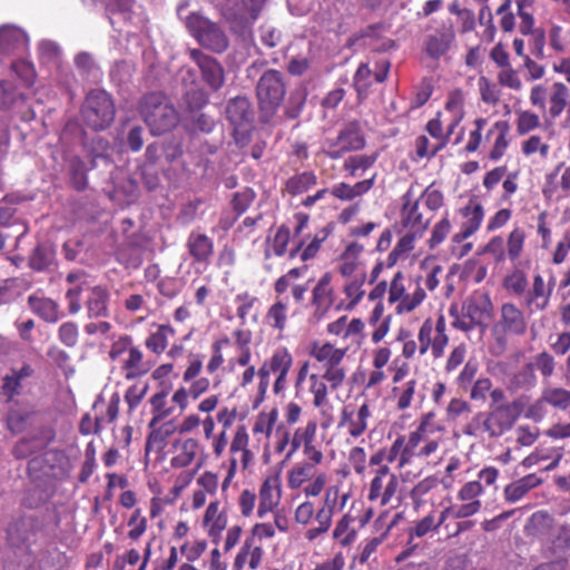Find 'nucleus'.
<instances>
[{
	"label": "nucleus",
	"instance_id": "1",
	"mask_svg": "<svg viewBox=\"0 0 570 570\" xmlns=\"http://www.w3.org/2000/svg\"><path fill=\"white\" fill-rule=\"evenodd\" d=\"M449 314L453 318L452 326L462 332H471L475 327H487V321L493 316V304L488 293L475 292L462 304L461 309L451 305Z\"/></svg>",
	"mask_w": 570,
	"mask_h": 570
},
{
	"label": "nucleus",
	"instance_id": "2",
	"mask_svg": "<svg viewBox=\"0 0 570 570\" xmlns=\"http://www.w3.org/2000/svg\"><path fill=\"white\" fill-rule=\"evenodd\" d=\"M139 110L153 135L165 134L178 124V114L175 107L161 92H150L144 96L139 104Z\"/></svg>",
	"mask_w": 570,
	"mask_h": 570
},
{
	"label": "nucleus",
	"instance_id": "3",
	"mask_svg": "<svg viewBox=\"0 0 570 570\" xmlns=\"http://www.w3.org/2000/svg\"><path fill=\"white\" fill-rule=\"evenodd\" d=\"M286 94V83L281 71L268 69L256 86L259 117L263 122H269L276 115Z\"/></svg>",
	"mask_w": 570,
	"mask_h": 570
},
{
	"label": "nucleus",
	"instance_id": "4",
	"mask_svg": "<svg viewBox=\"0 0 570 570\" xmlns=\"http://www.w3.org/2000/svg\"><path fill=\"white\" fill-rule=\"evenodd\" d=\"M86 293L85 306L88 317H106L108 316L109 292L106 287L97 285L90 286L87 282L71 286L66 292V299L68 302V312L71 315L77 314L81 309V295Z\"/></svg>",
	"mask_w": 570,
	"mask_h": 570
},
{
	"label": "nucleus",
	"instance_id": "5",
	"mask_svg": "<svg viewBox=\"0 0 570 570\" xmlns=\"http://www.w3.org/2000/svg\"><path fill=\"white\" fill-rule=\"evenodd\" d=\"M116 109L112 98L105 90H91L81 107L83 122L94 130L108 128L115 119Z\"/></svg>",
	"mask_w": 570,
	"mask_h": 570
},
{
	"label": "nucleus",
	"instance_id": "6",
	"mask_svg": "<svg viewBox=\"0 0 570 570\" xmlns=\"http://www.w3.org/2000/svg\"><path fill=\"white\" fill-rule=\"evenodd\" d=\"M265 0H229L224 8V17L233 32L246 37L259 16Z\"/></svg>",
	"mask_w": 570,
	"mask_h": 570
},
{
	"label": "nucleus",
	"instance_id": "7",
	"mask_svg": "<svg viewBox=\"0 0 570 570\" xmlns=\"http://www.w3.org/2000/svg\"><path fill=\"white\" fill-rule=\"evenodd\" d=\"M186 24L203 47L215 52H223L227 49L228 38L216 22L193 13L188 17Z\"/></svg>",
	"mask_w": 570,
	"mask_h": 570
},
{
	"label": "nucleus",
	"instance_id": "8",
	"mask_svg": "<svg viewBox=\"0 0 570 570\" xmlns=\"http://www.w3.org/2000/svg\"><path fill=\"white\" fill-rule=\"evenodd\" d=\"M399 489V478L391 472L389 465H381L374 471V476L370 482L367 499L371 502H379L385 507L395 498Z\"/></svg>",
	"mask_w": 570,
	"mask_h": 570
},
{
	"label": "nucleus",
	"instance_id": "9",
	"mask_svg": "<svg viewBox=\"0 0 570 570\" xmlns=\"http://www.w3.org/2000/svg\"><path fill=\"white\" fill-rule=\"evenodd\" d=\"M405 277L402 272L395 273L389 287V303H397L396 313H410L414 311L425 298L426 294L424 288L415 285L412 293H406Z\"/></svg>",
	"mask_w": 570,
	"mask_h": 570
},
{
	"label": "nucleus",
	"instance_id": "10",
	"mask_svg": "<svg viewBox=\"0 0 570 570\" xmlns=\"http://www.w3.org/2000/svg\"><path fill=\"white\" fill-rule=\"evenodd\" d=\"M371 416L372 410L367 402L357 407L353 404H346L341 409L337 429L356 440L367 430Z\"/></svg>",
	"mask_w": 570,
	"mask_h": 570
},
{
	"label": "nucleus",
	"instance_id": "11",
	"mask_svg": "<svg viewBox=\"0 0 570 570\" xmlns=\"http://www.w3.org/2000/svg\"><path fill=\"white\" fill-rule=\"evenodd\" d=\"M488 423V436L500 438L510 431L519 417L517 402L495 405L485 412Z\"/></svg>",
	"mask_w": 570,
	"mask_h": 570
},
{
	"label": "nucleus",
	"instance_id": "12",
	"mask_svg": "<svg viewBox=\"0 0 570 570\" xmlns=\"http://www.w3.org/2000/svg\"><path fill=\"white\" fill-rule=\"evenodd\" d=\"M327 145L326 155L332 159H338L347 151L362 149L365 146V139L360 124L357 121L348 122L335 139L328 140Z\"/></svg>",
	"mask_w": 570,
	"mask_h": 570
},
{
	"label": "nucleus",
	"instance_id": "13",
	"mask_svg": "<svg viewBox=\"0 0 570 570\" xmlns=\"http://www.w3.org/2000/svg\"><path fill=\"white\" fill-rule=\"evenodd\" d=\"M528 328V322L524 313L513 303H504L500 308V318L494 324L495 333L503 335L522 336Z\"/></svg>",
	"mask_w": 570,
	"mask_h": 570
},
{
	"label": "nucleus",
	"instance_id": "14",
	"mask_svg": "<svg viewBox=\"0 0 570 570\" xmlns=\"http://www.w3.org/2000/svg\"><path fill=\"white\" fill-rule=\"evenodd\" d=\"M190 58L198 66L203 80L213 90H218L225 82V73L222 65L213 57L205 55L199 49L190 50Z\"/></svg>",
	"mask_w": 570,
	"mask_h": 570
},
{
	"label": "nucleus",
	"instance_id": "15",
	"mask_svg": "<svg viewBox=\"0 0 570 570\" xmlns=\"http://www.w3.org/2000/svg\"><path fill=\"white\" fill-rule=\"evenodd\" d=\"M401 225L407 232L419 235H423L429 226V220H424L419 210V199L414 198L412 189L402 196Z\"/></svg>",
	"mask_w": 570,
	"mask_h": 570
},
{
	"label": "nucleus",
	"instance_id": "16",
	"mask_svg": "<svg viewBox=\"0 0 570 570\" xmlns=\"http://www.w3.org/2000/svg\"><path fill=\"white\" fill-rule=\"evenodd\" d=\"M460 214L463 220L460 225V230L451 238V243L453 244H461L471 237L480 228L484 217L482 205L473 202L462 207Z\"/></svg>",
	"mask_w": 570,
	"mask_h": 570
},
{
	"label": "nucleus",
	"instance_id": "17",
	"mask_svg": "<svg viewBox=\"0 0 570 570\" xmlns=\"http://www.w3.org/2000/svg\"><path fill=\"white\" fill-rule=\"evenodd\" d=\"M554 288V277L552 276L548 283L544 282L540 274L533 276L531 289L524 297V305L530 311H544L550 302Z\"/></svg>",
	"mask_w": 570,
	"mask_h": 570
},
{
	"label": "nucleus",
	"instance_id": "18",
	"mask_svg": "<svg viewBox=\"0 0 570 570\" xmlns=\"http://www.w3.org/2000/svg\"><path fill=\"white\" fill-rule=\"evenodd\" d=\"M428 422L422 421L420 425L407 435H397V442L401 450L400 470L413 463L419 458V446L424 441Z\"/></svg>",
	"mask_w": 570,
	"mask_h": 570
},
{
	"label": "nucleus",
	"instance_id": "19",
	"mask_svg": "<svg viewBox=\"0 0 570 570\" xmlns=\"http://www.w3.org/2000/svg\"><path fill=\"white\" fill-rule=\"evenodd\" d=\"M455 40V31L451 21L443 22L425 41V51L431 58L445 55Z\"/></svg>",
	"mask_w": 570,
	"mask_h": 570
},
{
	"label": "nucleus",
	"instance_id": "20",
	"mask_svg": "<svg viewBox=\"0 0 570 570\" xmlns=\"http://www.w3.org/2000/svg\"><path fill=\"white\" fill-rule=\"evenodd\" d=\"M281 481L278 476H268L259 488L257 517L263 519L273 512L281 501Z\"/></svg>",
	"mask_w": 570,
	"mask_h": 570
},
{
	"label": "nucleus",
	"instance_id": "21",
	"mask_svg": "<svg viewBox=\"0 0 570 570\" xmlns=\"http://www.w3.org/2000/svg\"><path fill=\"white\" fill-rule=\"evenodd\" d=\"M27 303L31 312L47 323L56 324L65 316L58 302L38 293L29 295Z\"/></svg>",
	"mask_w": 570,
	"mask_h": 570
},
{
	"label": "nucleus",
	"instance_id": "22",
	"mask_svg": "<svg viewBox=\"0 0 570 570\" xmlns=\"http://www.w3.org/2000/svg\"><path fill=\"white\" fill-rule=\"evenodd\" d=\"M28 43L29 39L23 30L14 26H2L0 28V60L26 50Z\"/></svg>",
	"mask_w": 570,
	"mask_h": 570
},
{
	"label": "nucleus",
	"instance_id": "23",
	"mask_svg": "<svg viewBox=\"0 0 570 570\" xmlns=\"http://www.w3.org/2000/svg\"><path fill=\"white\" fill-rule=\"evenodd\" d=\"M248 434L245 430V428H239L230 443V459H229V469H228V475L232 478L235 474V471L238 466V458H236V454H239V460L243 469H246L248 466L249 461L252 460V453L247 449L248 446Z\"/></svg>",
	"mask_w": 570,
	"mask_h": 570
},
{
	"label": "nucleus",
	"instance_id": "24",
	"mask_svg": "<svg viewBox=\"0 0 570 570\" xmlns=\"http://www.w3.org/2000/svg\"><path fill=\"white\" fill-rule=\"evenodd\" d=\"M186 247L194 262L207 264L214 254V242L206 234L193 230L186 240Z\"/></svg>",
	"mask_w": 570,
	"mask_h": 570
},
{
	"label": "nucleus",
	"instance_id": "25",
	"mask_svg": "<svg viewBox=\"0 0 570 570\" xmlns=\"http://www.w3.org/2000/svg\"><path fill=\"white\" fill-rule=\"evenodd\" d=\"M174 455L170 465L175 469L189 466L196 458L199 443L194 438L176 439L171 444Z\"/></svg>",
	"mask_w": 570,
	"mask_h": 570
},
{
	"label": "nucleus",
	"instance_id": "26",
	"mask_svg": "<svg viewBox=\"0 0 570 570\" xmlns=\"http://www.w3.org/2000/svg\"><path fill=\"white\" fill-rule=\"evenodd\" d=\"M153 365V362L144 357L142 351L138 346L134 345L127 353L121 368L125 372L126 380H135L147 374L151 370Z\"/></svg>",
	"mask_w": 570,
	"mask_h": 570
},
{
	"label": "nucleus",
	"instance_id": "27",
	"mask_svg": "<svg viewBox=\"0 0 570 570\" xmlns=\"http://www.w3.org/2000/svg\"><path fill=\"white\" fill-rule=\"evenodd\" d=\"M204 527L207 529L208 535L213 539L214 542H217L222 532L227 527V515L225 510L219 509L218 501H212L205 512Z\"/></svg>",
	"mask_w": 570,
	"mask_h": 570
},
{
	"label": "nucleus",
	"instance_id": "28",
	"mask_svg": "<svg viewBox=\"0 0 570 570\" xmlns=\"http://www.w3.org/2000/svg\"><path fill=\"white\" fill-rule=\"evenodd\" d=\"M134 0H107L106 11L109 22L115 30L121 31L120 22H130L135 14Z\"/></svg>",
	"mask_w": 570,
	"mask_h": 570
},
{
	"label": "nucleus",
	"instance_id": "29",
	"mask_svg": "<svg viewBox=\"0 0 570 570\" xmlns=\"http://www.w3.org/2000/svg\"><path fill=\"white\" fill-rule=\"evenodd\" d=\"M62 458L57 451H48L40 456H36L29 461L28 471L33 478L56 476L55 463Z\"/></svg>",
	"mask_w": 570,
	"mask_h": 570
},
{
	"label": "nucleus",
	"instance_id": "30",
	"mask_svg": "<svg viewBox=\"0 0 570 570\" xmlns=\"http://www.w3.org/2000/svg\"><path fill=\"white\" fill-rule=\"evenodd\" d=\"M542 479L537 474H528L514 482L509 483L503 491L505 501L515 503L520 501L530 490L539 487Z\"/></svg>",
	"mask_w": 570,
	"mask_h": 570
},
{
	"label": "nucleus",
	"instance_id": "31",
	"mask_svg": "<svg viewBox=\"0 0 570 570\" xmlns=\"http://www.w3.org/2000/svg\"><path fill=\"white\" fill-rule=\"evenodd\" d=\"M33 373L29 364H23L20 368H11V371L3 377L2 392L12 400L13 396L19 395L22 389V382L30 377Z\"/></svg>",
	"mask_w": 570,
	"mask_h": 570
},
{
	"label": "nucleus",
	"instance_id": "32",
	"mask_svg": "<svg viewBox=\"0 0 570 570\" xmlns=\"http://www.w3.org/2000/svg\"><path fill=\"white\" fill-rule=\"evenodd\" d=\"M509 125L507 121L499 120L493 124V126L487 132V139H490L491 136H495L493 147L489 154V157L492 160H499L505 153L509 141Z\"/></svg>",
	"mask_w": 570,
	"mask_h": 570
},
{
	"label": "nucleus",
	"instance_id": "33",
	"mask_svg": "<svg viewBox=\"0 0 570 570\" xmlns=\"http://www.w3.org/2000/svg\"><path fill=\"white\" fill-rule=\"evenodd\" d=\"M346 348H336L331 343L313 344L311 348V356L323 363L324 367L331 365H340L346 355Z\"/></svg>",
	"mask_w": 570,
	"mask_h": 570
},
{
	"label": "nucleus",
	"instance_id": "34",
	"mask_svg": "<svg viewBox=\"0 0 570 570\" xmlns=\"http://www.w3.org/2000/svg\"><path fill=\"white\" fill-rule=\"evenodd\" d=\"M226 115L235 126H242L252 119L250 102L246 97H235L226 106Z\"/></svg>",
	"mask_w": 570,
	"mask_h": 570
},
{
	"label": "nucleus",
	"instance_id": "35",
	"mask_svg": "<svg viewBox=\"0 0 570 570\" xmlns=\"http://www.w3.org/2000/svg\"><path fill=\"white\" fill-rule=\"evenodd\" d=\"M570 91L568 87L562 82H554L551 87L550 94L548 96L549 102V116L552 119H556L561 116V114L567 108L569 100Z\"/></svg>",
	"mask_w": 570,
	"mask_h": 570
},
{
	"label": "nucleus",
	"instance_id": "36",
	"mask_svg": "<svg viewBox=\"0 0 570 570\" xmlns=\"http://www.w3.org/2000/svg\"><path fill=\"white\" fill-rule=\"evenodd\" d=\"M332 275L331 273H325L318 279L316 286L313 289V304L316 306L317 311H322L323 313L327 311L333 304V288L331 287Z\"/></svg>",
	"mask_w": 570,
	"mask_h": 570
},
{
	"label": "nucleus",
	"instance_id": "37",
	"mask_svg": "<svg viewBox=\"0 0 570 570\" xmlns=\"http://www.w3.org/2000/svg\"><path fill=\"white\" fill-rule=\"evenodd\" d=\"M417 233L406 232L386 257V268H392L401 259H406L414 249L415 240L421 237Z\"/></svg>",
	"mask_w": 570,
	"mask_h": 570
},
{
	"label": "nucleus",
	"instance_id": "38",
	"mask_svg": "<svg viewBox=\"0 0 570 570\" xmlns=\"http://www.w3.org/2000/svg\"><path fill=\"white\" fill-rule=\"evenodd\" d=\"M56 253L52 245L38 244L29 256V267L36 272L47 271L55 263Z\"/></svg>",
	"mask_w": 570,
	"mask_h": 570
},
{
	"label": "nucleus",
	"instance_id": "39",
	"mask_svg": "<svg viewBox=\"0 0 570 570\" xmlns=\"http://www.w3.org/2000/svg\"><path fill=\"white\" fill-rule=\"evenodd\" d=\"M73 63L79 76L85 80L97 81L101 76L92 55L87 51L78 52L75 56Z\"/></svg>",
	"mask_w": 570,
	"mask_h": 570
},
{
	"label": "nucleus",
	"instance_id": "40",
	"mask_svg": "<svg viewBox=\"0 0 570 570\" xmlns=\"http://www.w3.org/2000/svg\"><path fill=\"white\" fill-rule=\"evenodd\" d=\"M318 473L312 463H297L287 472V485L292 490L302 488Z\"/></svg>",
	"mask_w": 570,
	"mask_h": 570
},
{
	"label": "nucleus",
	"instance_id": "41",
	"mask_svg": "<svg viewBox=\"0 0 570 570\" xmlns=\"http://www.w3.org/2000/svg\"><path fill=\"white\" fill-rule=\"evenodd\" d=\"M317 424L314 421H308L304 428H298L295 430L292 440H291V449L286 454V459H289L301 446L303 449L309 445L316 434Z\"/></svg>",
	"mask_w": 570,
	"mask_h": 570
},
{
	"label": "nucleus",
	"instance_id": "42",
	"mask_svg": "<svg viewBox=\"0 0 570 570\" xmlns=\"http://www.w3.org/2000/svg\"><path fill=\"white\" fill-rule=\"evenodd\" d=\"M37 411L31 407L14 409L8 413V428L13 433H21L32 422Z\"/></svg>",
	"mask_w": 570,
	"mask_h": 570
},
{
	"label": "nucleus",
	"instance_id": "43",
	"mask_svg": "<svg viewBox=\"0 0 570 570\" xmlns=\"http://www.w3.org/2000/svg\"><path fill=\"white\" fill-rule=\"evenodd\" d=\"M287 303L284 299H277L272 304L265 316L267 325L282 333L287 323Z\"/></svg>",
	"mask_w": 570,
	"mask_h": 570
},
{
	"label": "nucleus",
	"instance_id": "44",
	"mask_svg": "<svg viewBox=\"0 0 570 570\" xmlns=\"http://www.w3.org/2000/svg\"><path fill=\"white\" fill-rule=\"evenodd\" d=\"M293 365V356L287 348L281 347L274 351L272 356L266 360L262 366H264L269 373H281L291 371Z\"/></svg>",
	"mask_w": 570,
	"mask_h": 570
},
{
	"label": "nucleus",
	"instance_id": "45",
	"mask_svg": "<svg viewBox=\"0 0 570 570\" xmlns=\"http://www.w3.org/2000/svg\"><path fill=\"white\" fill-rule=\"evenodd\" d=\"M317 184V177L313 171L296 174L286 180V190L291 195H299Z\"/></svg>",
	"mask_w": 570,
	"mask_h": 570
},
{
	"label": "nucleus",
	"instance_id": "46",
	"mask_svg": "<svg viewBox=\"0 0 570 570\" xmlns=\"http://www.w3.org/2000/svg\"><path fill=\"white\" fill-rule=\"evenodd\" d=\"M174 334L175 331L170 325H159L157 331L146 338V347L156 354H161L168 345L169 337Z\"/></svg>",
	"mask_w": 570,
	"mask_h": 570
},
{
	"label": "nucleus",
	"instance_id": "47",
	"mask_svg": "<svg viewBox=\"0 0 570 570\" xmlns=\"http://www.w3.org/2000/svg\"><path fill=\"white\" fill-rule=\"evenodd\" d=\"M376 158L377 154L351 156L344 161L343 168L348 171L352 177H360L362 173L374 165Z\"/></svg>",
	"mask_w": 570,
	"mask_h": 570
},
{
	"label": "nucleus",
	"instance_id": "48",
	"mask_svg": "<svg viewBox=\"0 0 570 570\" xmlns=\"http://www.w3.org/2000/svg\"><path fill=\"white\" fill-rule=\"evenodd\" d=\"M543 400L558 410L570 407V391L562 387L548 386L542 390Z\"/></svg>",
	"mask_w": 570,
	"mask_h": 570
},
{
	"label": "nucleus",
	"instance_id": "49",
	"mask_svg": "<svg viewBox=\"0 0 570 570\" xmlns=\"http://www.w3.org/2000/svg\"><path fill=\"white\" fill-rule=\"evenodd\" d=\"M291 238L289 228L282 225L275 233L272 239H267L268 247L265 249V257H269L273 253L276 256H283L286 253L287 245Z\"/></svg>",
	"mask_w": 570,
	"mask_h": 570
},
{
	"label": "nucleus",
	"instance_id": "50",
	"mask_svg": "<svg viewBox=\"0 0 570 570\" xmlns=\"http://www.w3.org/2000/svg\"><path fill=\"white\" fill-rule=\"evenodd\" d=\"M326 237H327V233L325 230L317 233L314 236V238L311 240V243L303 249H302L303 242H299V244L289 252V256L292 258H294L302 250V253H301L302 261L305 262V261H308V259L315 257V255L317 254V252L321 248L322 243L326 239Z\"/></svg>",
	"mask_w": 570,
	"mask_h": 570
},
{
	"label": "nucleus",
	"instance_id": "51",
	"mask_svg": "<svg viewBox=\"0 0 570 570\" xmlns=\"http://www.w3.org/2000/svg\"><path fill=\"white\" fill-rule=\"evenodd\" d=\"M348 495L346 493L342 495L340 494V489L337 487H330L325 491L321 508L334 514L345 507Z\"/></svg>",
	"mask_w": 570,
	"mask_h": 570
},
{
	"label": "nucleus",
	"instance_id": "52",
	"mask_svg": "<svg viewBox=\"0 0 570 570\" xmlns=\"http://www.w3.org/2000/svg\"><path fill=\"white\" fill-rule=\"evenodd\" d=\"M353 518L348 514L342 517L333 531L334 539L338 540L344 547L350 546L356 537V532L350 528Z\"/></svg>",
	"mask_w": 570,
	"mask_h": 570
},
{
	"label": "nucleus",
	"instance_id": "53",
	"mask_svg": "<svg viewBox=\"0 0 570 570\" xmlns=\"http://www.w3.org/2000/svg\"><path fill=\"white\" fill-rule=\"evenodd\" d=\"M525 240V233L522 228L515 227L508 236L505 247L508 258L515 261L520 257Z\"/></svg>",
	"mask_w": 570,
	"mask_h": 570
},
{
	"label": "nucleus",
	"instance_id": "54",
	"mask_svg": "<svg viewBox=\"0 0 570 570\" xmlns=\"http://www.w3.org/2000/svg\"><path fill=\"white\" fill-rule=\"evenodd\" d=\"M236 315L242 325L247 323V316L254 306L258 303V298L248 292L239 293L235 296Z\"/></svg>",
	"mask_w": 570,
	"mask_h": 570
},
{
	"label": "nucleus",
	"instance_id": "55",
	"mask_svg": "<svg viewBox=\"0 0 570 570\" xmlns=\"http://www.w3.org/2000/svg\"><path fill=\"white\" fill-rule=\"evenodd\" d=\"M38 57L41 63H58L61 57V49L57 42L51 40H42L38 45Z\"/></svg>",
	"mask_w": 570,
	"mask_h": 570
},
{
	"label": "nucleus",
	"instance_id": "56",
	"mask_svg": "<svg viewBox=\"0 0 570 570\" xmlns=\"http://www.w3.org/2000/svg\"><path fill=\"white\" fill-rule=\"evenodd\" d=\"M537 383V376L534 373V365L528 363L522 366L513 376L512 384L517 389H531Z\"/></svg>",
	"mask_w": 570,
	"mask_h": 570
},
{
	"label": "nucleus",
	"instance_id": "57",
	"mask_svg": "<svg viewBox=\"0 0 570 570\" xmlns=\"http://www.w3.org/2000/svg\"><path fill=\"white\" fill-rule=\"evenodd\" d=\"M463 434L469 436H482L488 435V423L485 412H478L473 417L465 424L462 430Z\"/></svg>",
	"mask_w": 570,
	"mask_h": 570
},
{
	"label": "nucleus",
	"instance_id": "58",
	"mask_svg": "<svg viewBox=\"0 0 570 570\" xmlns=\"http://www.w3.org/2000/svg\"><path fill=\"white\" fill-rule=\"evenodd\" d=\"M504 287L514 295H522L528 287L527 275L522 271H514L504 278Z\"/></svg>",
	"mask_w": 570,
	"mask_h": 570
},
{
	"label": "nucleus",
	"instance_id": "59",
	"mask_svg": "<svg viewBox=\"0 0 570 570\" xmlns=\"http://www.w3.org/2000/svg\"><path fill=\"white\" fill-rule=\"evenodd\" d=\"M58 338L68 347L76 346L79 338L78 325L71 321L62 323L58 328Z\"/></svg>",
	"mask_w": 570,
	"mask_h": 570
},
{
	"label": "nucleus",
	"instance_id": "60",
	"mask_svg": "<svg viewBox=\"0 0 570 570\" xmlns=\"http://www.w3.org/2000/svg\"><path fill=\"white\" fill-rule=\"evenodd\" d=\"M128 525L131 528L128 531V538L137 541L147 529V519L142 515L141 509H136L128 520Z\"/></svg>",
	"mask_w": 570,
	"mask_h": 570
},
{
	"label": "nucleus",
	"instance_id": "61",
	"mask_svg": "<svg viewBox=\"0 0 570 570\" xmlns=\"http://www.w3.org/2000/svg\"><path fill=\"white\" fill-rule=\"evenodd\" d=\"M531 524L534 529L533 534L541 540H546L549 531L552 530V519L546 512H535L531 517Z\"/></svg>",
	"mask_w": 570,
	"mask_h": 570
},
{
	"label": "nucleus",
	"instance_id": "62",
	"mask_svg": "<svg viewBox=\"0 0 570 570\" xmlns=\"http://www.w3.org/2000/svg\"><path fill=\"white\" fill-rule=\"evenodd\" d=\"M492 386V381L489 377H479L470 386V399L484 403Z\"/></svg>",
	"mask_w": 570,
	"mask_h": 570
},
{
	"label": "nucleus",
	"instance_id": "63",
	"mask_svg": "<svg viewBox=\"0 0 570 570\" xmlns=\"http://www.w3.org/2000/svg\"><path fill=\"white\" fill-rule=\"evenodd\" d=\"M451 232V222L448 217H443L440 222H438L431 233V237L429 239V246L430 248H435L441 243L444 242V239L448 237V235Z\"/></svg>",
	"mask_w": 570,
	"mask_h": 570
},
{
	"label": "nucleus",
	"instance_id": "64",
	"mask_svg": "<svg viewBox=\"0 0 570 570\" xmlns=\"http://www.w3.org/2000/svg\"><path fill=\"white\" fill-rule=\"evenodd\" d=\"M439 483L438 478L431 475L419 481L410 491L413 503L422 501L423 497L432 491Z\"/></svg>",
	"mask_w": 570,
	"mask_h": 570
}]
</instances>
